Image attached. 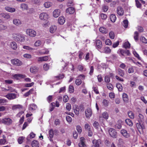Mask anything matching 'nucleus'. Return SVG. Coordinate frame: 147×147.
Listing matches in <instances>:
<instances>
[{
	"mask_svg": "<svg viewBox=\"0 0 147 147\" xmlns=\"http://www.w3.org/2000/svg\"><path fill=\"white\" fill-rule=\"evenodd\" d=\"M34 89L33 88L31 89L28 92L25 93L24 95V96L25 97L28 96L29 95L32 93Z\"/></svg>",
	"mask_w": 147,
	"mask_h": 147,
	"instance_id": "nucleus-33",
	"label": "nucleus"
},
{
	"mask_svg": "<svg viewBox=\"0 0 147 147\" xmlns=\"http://www.w3.org/2000/svg\"><path fill=\"white\" fill-rule=\"evenodd\" d=\"M5 9L7 11L10 12H13L16 11V9L15 8L9 7H5Z\"/></svg>",
	"mask_w": 147,
	"mask_h": 147,
	"instance_id": "nucleus-31",
	"label": "nucleus"
},
{
	"mask_svg": "<svg viewBox=\"0 0 147 147\" xmlns=\"http://www.w3.org/2000/svg\"><path fill=\"white\" fill-rule=\"evenodd\" d=\"M69 92L70 93H73L74 91V88L73 86L70 85L69 87Z\"/></svg>",
	"mask_w": 147,
	"mask_h": 147,
	"instance_id": "nucleus-47",
	"label": "nucleus"
},
{
	"mask_svg": "<svg viewBox=\"0 0 147 147\" xmlns=\"http://www.w3.org/2000/svg\"><path fill=\"white\" fill-rule=\"evenodd\" d=\"M96 44L97 48L100 49L102 47V45L101 42L99 40H96Z\"/></svg>",
	"mask_w": 147,
	"mask_h": 147,
	"instance_id": "nucleus-19",
	"label": "nucleus"
},
{
	"mask_svg": "<svg viewBox=\"0 0 147 147\" xmlns=\"http://www.w3.org/2000/svg\"><path fill=\"white\" fill-rule=\"evenodd\" d=\"M54 132L53 129H51L49 131V137L50 138H52L53 137Z\"/></svg>",
	"mask_w": 147,
	"mask_h": 147,
	"instance_id": "nucleus-50",
	"label": "nucleus"
},
{
	"mask_svg": "<svg viewBox=\"0 0 147 147\" xmlns=\"http://www.w3.org/2000/svg\"><path fill=\"white\" fill-rule=\"evenodd\" d=\"M57 28V26H51L50 28V31L51 33H53L56 31Z\"/></svg>",
	"mask_w": 147,
	"mask_h": 147,
	"instance_id": "nucleus-30",
	"label": "nucleus"
},
{
	"mask_svg": "<svg viewBox=\"0 0 147 147\" xmlns=\"http://www.w3.org/2000/svg\"><path fill=\"white\" fill-rule=\"evenodd\" d=\"M116 87L117 88L119 91H121L122 90V86L121 84L120 83H117L116 84Z\"/></svg>",
	"mask_w": 147,
	"mask_h": 147,
	"instance_id": "nucleus-41",
	"label": "nucleus"
},
{
	"mask_svg": "<svg viewBox=\"0 0 147 147\" xmlns=\"http://www.w3.org/2000/svg\"><path fill=\"white\" fill-rule=\"evenodd\" d=\"M139 122H142L144 120V117L141 114L139 115Z\"/></svg>",
	"mask_w": 147,
	"mask_h": 147,
	"instance_id": "nucleus-36",
	"label": "nucleus"
},
{
	"mask_svg": "<svg viewBox=\"0 0 147 147\" xmlns=\"http://www.w3.org/2000/svg\"><path fill=\"white\" fill-rule=\"evenodd\" d=\"M30 70L31 73H36L38 71V68L36 66H32L30 68Z\"/></svg>",
	"mask_w": 147,
	"mask_h": 147,
	"instance_id": "nucleus-22",
	"label": "nucleus"
},
{
	"mask_svg": "<svg viewBox=\"0 0 147 147\" xmlns=\"http://www.w3.org/2000/svg\"><path fill=\"white\" fill-rule=\"evenodd\" d=\"M53 96L51 95H49L47 98V100L49 103L51 102Z\"/></svg>",
	"mask_w": 147,
	"mask_h": 147,
	"instance_id": "nucleus-60",
	"label": "nucleus"
},
{
	"mask_svg": "<svg viewBox=\"0 0 147 147\" xmlns=\"http://www.w3.org/2000/svg\"><path fill=\"white\" fill-rule=\"evenodd\" d=\"M36 108V105L34 104H31L29 105V110H35Z\"/></svg>",
	"mask_w": 147,
	"mask_h": 147,
	"instance_id": "nucleus-35",
	"label": "nucleus"
},
{
	"mask_svg": "<svg viewBox=\"0 0 147 147\" xmlns=\"http://www.w3.org/2000/svg\"><path fill=\"white\" fill-rule=\"evenodd\" d=\"M119 52V53L121 54L122 55L125 56V50L122 49H120L118 51V53Z\"/></svg>",
	"mask_w": 147,
	"mask_h": 147,
	"instance_id": "nucleus-53",
	"label": "nucleus"
},
{
	"mask_svg": "<svg viewBox=\"0 0 147 147\" xmlns=\"http://www.w3.org/2000/svg\"><path fill=\"white\" fill-rule=\"evenodd\" d=\"M110 18L111 21L113 22H114L116 19V17L115 15L113 14L111 15Z\"/></svg>",
	"mask_w": 147,
	"mask_h": 147,
	"instance_id": "nucleus-32",
	"label": "nucleus"
},
{
	"mask_svg": "<svg viewBox=\"0 0 147 147\" xmlns=\"http://www.w3.org/2000/svg\"><path fill=\"white\" fill-rule=\"evenodd\" d=\"M109 35L110 38L111 39H113L115 37L114 33L112 31L110 32L109 33Z\"/></svg>",
	"mask_w": 147,
	"mask_h": 147,
	"instance_id": "nucleus-52",
	"label": "nucleus"
},
{
	"mask_svg": "<svg viewBox=\"0 0 147 147\" xmlns=\"http://www.w3.org/2000/svg\"><path fill=\"white\" fill-rule=\"evenodd\" d=\"M85 114L87 118H90L92 115V112L91 109L90 108H88L85 110Z\"/></svg>",
	"mask_w": 147,
	"mask_h": 147,
	"instance_id": "nucleus-5",
	"label": "nucleus"
},
{
	"mask_svg": "<svg viewBox=\"0 0 147 147\" xmlns=\"http://www.w3.org/2000/svg\"><path fill=\"white\" fill-rule=\"evenodd\" d=\"M23 108L22 105H14L12 106V109L13 110H15L18 109H21Z\"/></svg>",
	"mask_w": 147,
	"mask_h": 147,
	"instance_id": "nucleus-24",
	"label": "nucleus"
},
{
	"mask_svg": "<svg viewBox=\"0 0 147 147\" xmlns=\"http://www.w3.org/2000/svg\"><path fill=\"white\" fill-rule=\"evenodd\" d=\"M35 134L33 132H32L28 136L27 138V143L29 144L30 143V139L34 138L35 137Z\"/></svg>",
	"mask_w": 147,
	"mask_h": 147,
	"instance_id": "nucleus-11",
	"label": "nucleus"
},
{
	"mask_svg": "<svg viewBox=\"0 0 147 147\" xmlns=\"http://www.w3.org/2000/svg\"><path fill=\"white\" fill-rule=\"evenodd\" d=\"M109 102L108 100L106 99H104L102 101V103L103 105L105 106H107L108 105Z\"/></svg>",
	"mask_w": 147,
	"mask_h": 147,
	"instance_id": "nucleus-63",
	"label": "nucleus"
},
{
	"mask_svg": "<svg viewBox=\"0 0 147 147\" xmlns=\"http://www.w3.org/2000/svg\"><path fill=\"white\" fill-rule=\"evenodd\" d=\"M121 133L123 136L126 138H128L129 136V134L127 133V131L125 130H122L121 131Z\"/></svg>",
	"mask_w": 147,
	"mask_h": 147,
	"instance_id": "nucleus-17",
	"label": "nucleus"
},
{
	"mask_svg": "<svg viewBox=\"0 0 147 147\" xmlns=\"http://www.w3.org/2000/svg\"><path fill=\"white\" fill-rule=\"evenodd\" d=\"M93 145L92 147H100V145L101 144V141L100 139L94 140L93 141Z\"/></svg>",
	"mask_w": 147,
	"mask_h": 147,
	"instance_id": "nucleus-6",
	"label": "nucleus"
},
{
	"mask_svg": "<svg viewBox=\"0 0 147 147\" xmlns=\"http://www.w3.org/2000/svg\"><path fill=\"white\" fill-rule=\"evenodd\" d=\"M125 123L131 126L133 124L132 121L129 119H127L125 120Z\"/></svg>",
	"mask_w": 147,
	"mask_h": 147,
	"instance_id": "nucleus-37",
	"label": "nucleus"
},
{
	"mask_svg": "<svg viewBox=\"0 0 147 147\" xmlns=\"http://www.w3.org/2000/svg\"><path fill=\"white\" fill-rule=\"evenodd\" d=\"M118 74L121 76L123 77L124 75V72L123 70L121 69H118L117 70Z\"/></svg>",
	"mask_w": 147,
	"mask_h": 147,
	"instance_id": "nucleus-38",
	"label": "nucleus"
},
{
	"mask_svg": "<svg viewBox=\"0 0 147 147\" xmlns=\"http://www.w3.org/2000/svg\"><path fill=\"white\" fill-rule=\"evenodd\" d=\"M130 46V44L128 42H125L124 44L123 47L126 49L129 48Z\"/></svg>",
	"mask_w": 147,
	"mask_h": 147,
	"instance_id": "nucleus-44",
	"label": "nucleus"
},
{
	"mask_svg": "<svg viewBox=\"0 0 147 147\" xmlns=\"http://www.w3.org/2000/svg\"><path fill=\"white\" fill-rule=\"evenodd\" d=\"M74 111L76 115H78L79 113V108H78V106L76 107V108H74Z\"/></svg>",
	"mask_w": 147,
	"mask_h": 147,
	"instance_id": "nucleus-43",
	"label": "nucleus"
},
{
	"mask_svg": "<svg viewBox=\"0 0 147 147\" xmlns=\"http://www.w3.org/2000/svg\"><path fill=\"white\" fill-rule=\"evenodd\" d=\"M66 11L68 14H72L74 12V9L73 7H69L67 9Z\"/></svg>",
	"mask_w": 147,
	"mask_h": 147,
	"instance_id": "nucleus-15",
	"label": "nucleus"
},
{
	"mask_svg": "<svg viewBox=\"0 0 147 147\" xmlns=\"http://www.w3.org/2000/svg\"><path fill=\"white\" fill-rule=\"evenodd\" d=\"M100 17L102 19L106 20L107 18V16L106 14L102 13L100 14Z\"/></svg>",
	"mask_w": 147,
	"mask_h": 147,
	"instance_id": "nucleus-56",
	"label": "nucleus"
},
{
	"mask_svg": "<svg viewBox=\"0 0 147 147\" xmlns=\"http://www.w3.org/2000/svg\"><path fill=\"white\" fill-rule=\"evenodd\" d=\"M139 33L137 31H136L134 33V38L136 41L138 40Z\"/></svg>",
	"mask_w": 147,
	"mask_h": 147,
	"instance_id": "nucleus-40",
	"label": "nucleus"
},
{
	"mask_svg": "<svg viewBox=\"0 0 147 147\" xmlns=\"http://www.w3.org/2000/svg\"><path fill=\"white\" fill-rule=\"evenodd\" d=\"M123 25L125 28H127L128 26V21L127 20H125L123 22Z\"/></svg>",
	"mask_w": 147,
	"mask_h": 147,
	"instance_id": "nucleus-45",
	"label": "nucleus"
},
{
	"mask_svg": "<svg viewBox=\"0 0 147 147\" xmlns=\"http://www.w3.org/2000/svg\"><path fill=\"white\" fill-rule=\"evenodd\" d=\"M5 96L9 99H13L16 98V94L14 93H10L7 94Z\"/></svg>",
	"mask_w": 147,
	"mask_h": 147,
	"instance_id": "nucleus-10",
	"label": "nucleus"
},
{
	"mask_svg": "<svg viewBox=\"0 0 147 147\" xmlns=\"http://www.w3.org/2000/svg\"><path fill=\"white\" fill-rule=\"evenodd\" d=\"M128 115L129 117L131 119H133L134 118V114L131 111H129L128 112Z\"/></svg>",
	"mask_w": 147,
	"mask_h": 147,
	"instance_id": "nucleus-39",
	"label": "nucleus"
},
{
	"mask_svg": "<svg viewBox=\"0 0 147 147\" xmlns=\"http://www.w3.org/2000/svg\"><path fill=\"white\" fill-rule=\"evenodd\" d=\"M60 13V11L59 9H55L53 13V16L55 18L58 17Z\"/></svg>",
	"mask_w": 147,
	"mask_h": 147,
	"instance_id": "nucleus-16",
	"label": "nucleus"
},
{
	"mask_svg": "<svg viewBox=\"0 0 147 147\" xmlns=\"http://www.w3.org/2000/svg\"><path fill=\"white\" fill-rule=\"evenodd\" d=\"M13 36L14 39L19 42H24L25 39V37L23 35L20 34H13Z\"/></svg>",
	"mask_w": 147,
	"mask_h": 147,
	"instance_id": "nucleus-1",
	"label": "nucleus"
},
{
	"mask_svg": "<svg viewBox=\"0 0 147 147\" xmlns=\"http://www.w3.org/2000/svg\"><path fill=\"white\" fill-rule=\"evenodd\" d=\"M10 47L13 50H15L17 48V45L15 42H12L10 43Z\"/></svg>",
	"mask_w": 147,
	"mask_h": 147,
	"instance_id": "nucleus-14",
	"label": "nucleus"
},
{
	"mask_svg": "<svg viewBox=\"0 0 147 147\" xmlns=\"http://www.w3.org/2000/svg\"><path fill=\"white\" fill-rule=\"evenodd\" d=\"M66 108L67 110L69 111L71 109V105L69 103H67Z\"/></svg>",
	"mask_w": 147,
	"mask_h": 147,
	"instance_id": "nucleus-59",
	"label": "nucleus"
},
{
	"mask_svg": "<svg viewBox=\"0 0 147 147\" xmlns=\"http://www.w3.org/2000/svg\"><path fill=\"white\" fill-rule=\"evenodd\" d=\"M1 16L7 19H9L10 18V16L7 13H1L0 14Z\"/></svg>",
	"mask_w": 147,
	"mask_h": 147,
	"instance_id": "nucleus-26",
	"label": "nucleus"
},
{
	"mask_svg": "<svg viewBox=\"0 0 147 147\" xmlns=\"http://www.w3.org/2000/svg\"><path fill=\"white\" fill-rule=\"evenodd\" d=\"M41 44V42L39 40H37L34 43V45L35 46H39Z\"/></svg>",
	"mask_w": 147,
	"mask_h": 147,
	"instance_id": "nucleus-64",
	"label": "nucleus"
},
{
	"mask_svg": "<svg viewBox=\"0 0 147 147\" xmlns=\"http://www.w3.org/2000/svg\"><path fill=\"white\" fill-rule=\"evenodd\" d=\"M76 129L79 133H81L82 132V129L80 125H77L76 126Z\"/></svg>",
	"mask_w": 147,
	"mask_h": 147,
	"instance_id": "nucleus-62",
	"label": "nucleus"
},
{
	"mask_svg": "<svg viewBox=\"0 0 147 147\" xmlns=\"http://www.w3.org/2000/svg\"><path fill=\"white\" fill-rule=\"evenodd\" d=\"M23 56L24 58L27 59H30L31 58V55L29 54H25Z\"/></svg>",
	"mask_w": 147,
	"mask_h": 147,
	"instance_id": "nucleus-61",
	"label": "nucleus"
},
{
	"mask_svg": "<svg viewBox=\"0 0 147 147\" xmlns=\"http://www.w3.org/2000/svg\"><path fill=\"white\" fill-rule=\"evenodd\" d=\"M53 5L52 3L50 1H47L44 4V7L46 8H49L51 6Z\"/></svg>",
	"mask_w": 147,
	"mask_h": 147,
	"instance_id": "nucleus-23",
	"label": "nucleus"
},
{
	"mask_svg": "<svg viewBox=\"0 0 147 147\" xmlns=\"http://www.w3.org/2000/svg\"><path fill=\"white\" fill-rule=\"evenodd\" d=\"M122 121L121 120H119L117 123L115 125V127L116 129H120L121 127Z\"/></svg>",
	"mask_w": 147,
	"mask_h": 147,
	"instance_id": "nucleus-20",
	"label": "nucleus"
},
{
	"mask_svg": "<svg viewBox=\"0 0 147 147\" xmlns=\"http://www.w3.org/2000/svg\"><path fill=\"white\" fill-rule=\"evenodd\" d=\"M104 51L105 53H109L111 52V50L108 47H105V48Z\"/></svg>",
	"mask_w": 147,
	"mask_h": 147,
	"instance_id": "nucleus-54",
	"label": "nucleus"
},
{
	"mask_svg": "<svg viewBox=\"0 0 147 147\" xmlns=\"http://www.w3.org/2000/svg\"><path fill=\"white\" fill-rule=\"evenodd\" d=\"M20 7L22 10H27L28 9V5L25 3L21 4L20 5Z\"/></svg>",
	"mask_w": 147,
	"mask_h": 147,
	"instance_id": "nucleus-29",
	"label": "nucleus"
},
{
	"mask_svg": "<svg viewBox=\"0 0 147 147\" xmlns=\"http://www.w3.org/2000/svg\"><path fill=\"white\" fill-rule=\"evenodd\" d=\"M13 23L15 25L19 26L22 24V21L18 19H14L13 21Z\"/></svg>",
	"mask_w": 147,
	"mask_h": 147,
	"instance_id": "nucleus-12",
	"label": "nucleus"
},
{
	"mask_svg": "<svg viewBox=\"0 0 147 147\" xmlns=\"http://www.w3.org/2000/svg\"><path fill=\"white\" fill-rule=\"evenodd\" d=\"M7 91H9L10 92H14L15 91V90L13 89L12 87H11L8 86L6 88Z\"/></svg>",
	"mask_w": 147,
	"mask_h": 147,
	"instance_id": "nucleus-57",
	"label": "nucleus"
},
{
	"mask_svg": "<svg viewBox=\"0 0 147 147\" xmlns=\"http://www.w3.org/2000/svg\"><path fill=\"white\" fill-rule=\"evenodd\" d=\"M75 83L76 85L79 86L81 84L82 81L80 79H76V80Z\"/></svg>",
	"mask_w": 147,
	"mask_h": 147,
	"instance_id": "nucleus-48",
	"label": "nucleus"
},
{
	"mask_svg": "<svg viewBox=\"0 0 147 147\" xmlns=\"http://www.w3.org/2000/svg\"><path fill=\"white\" fill-rule=\"evenodd\" d=\"M107 88L110 90H112L113 89V86L111 83L107 84Z\"/></svg>",
	"mask_w": 147,
	"mask_h": 147,
	"instance_id": "nucleus-49",
	"label": "nucleus"
},
{
	"mask_svg": "<svg viewBox=\"0 0 147 147\" xmlns=\"http://www.w3.org/2000/svg\"><path fill=\"white\" fill-rule=\"evenodd\" d=\"M11 62L13 65L18 66L21 65L22 64V61L18 59H12Z\"/></svg>",
	"mask_w": 147,
	"mask_h": 147,
	"instance_id": "nucleus-8",
	"label": "nucleus"
},
{
	"mask_svg": "<svg viewBox=\"0 0 147 147\" xmlns=\"http://www.w3.org/2000/svg\"><path fill=\"white\" fill-rule=\"evenodd\" d=\"M142 122H139V123L136 124V126L138 129H141V130L144 129V127L142 123Z\"/></svg>",
	"mask_w": 147,
	"mask_h": 147,
	"instance_id": "nucleus-18",
	"label": "nucleus"
},
{
	"mask_svg": "<svg viewBox=\"0 0 147 147\" xmlns=\"http://www.w3.org/2000/svg\"><path fill=\"white\" fill-rule=\"evenodd\" d=\"M65 21V19L63 17H61L59 18L58 22L60 24H63L64 23Z\"/></svg>",
	"mask_w": 147,
	"mask_h": 147,
	"instance_id": "nucleus-28",
	"label": "nucleus"
},
{
	"mask_svg": "<svg viewBox=\"0 0 147 147\" xmlns=\"http://www.w3.org/2000/svg\"><path fill=\"white\" fill-rule=\"evenodd\" d=\"M44 69L45 71L48 70L49 68V66L48 64H45L43 66Z\"/></svg>",
	"mask_w": 147,
	"mask_h": 147,
	"instance_id": "nucleus-51",
	"label": "nucleus"
},
{
	"mask_svg": "<svg viewBox=\"0 0 147 147\" xmlns=\"http://www.w3.org/2000/svg\"><path fill=\"white\" fill-rule=\"evenodd\" d=\"M2 123L7 125H10L12 123V120L9 118H5L2 120Z\"/></svg>",
	"mask_w": 147,
	"mask_h": 147,
	"instance_id": "nucleus-3",
	"label": "nucleus"
},
{
	"mask_svg": "<svg viewBox=\"0 0 147 147\" xmlns=\"http://www.w3.org/2000/svg\"><path fill=\"white\" fill-rule=\"evenodd\" d=\"M48 57L47 56L40 57L38 58V61H46L48 60Z\"/></svg>",
	"mask_w": 147,
	"mask_h": 147,
	"instance_id": "nucleus-21",
	"label": "nucleus"
},
{
	"mask_svg": "<svg viewBox=\"0 0 147 147\" xmlns=\"http://www.w3.org/2000/svg\"><path fill=\"white\" fill-rule=\"evenodd\" d=\"M117 13L119 16H121L123 14V10L121 7L120 6L118 7L117 8Z\"/></svg>",
	"mask_w": 147,
	"mask_h": 147,
	"instance_id": "nucleus-13",
	"label": "nucleus"
},
{
	"mask_svg": "<svg viewBox=\"0 0 147 147\" xmlns=\"http://www.w3.org/2000/svg\"><path fill=\"white\" fill-rule=\"evenodd\" d=\"M85 139L83 137H81L80 139V142L78 145L79 147H87L84 143Z\"/></svg>",
	"mask_w": 147,
	"mask_h": 147,
	"instance_id": "nucleus-7",
	"label": "nucleus"
},
{
	"mask_svg": "<svg viewBox=\"0 0 147 147\" xmlns=\"http://www.w3.org/2000/svg\"><path fill=\"white\" fill-rule=\"evenodd\" d=\"M123 99L124 102H127L128 101V98L127 95L125 93H124L122 95Z\"/></svg>",
	"mask_w": 147,
	"mask_h": 147,
	"instance_id": "nucleus-27",
	"label": "nucleus"
},
{
	"mask_svg": "<svg viewBox=\"0 0 147 147\" xmlns=\"http://www.w3.org/2000/svg\"><path fill=\"white\" fill-rule=\"evenodd\" d=\"M31 145L32 147H38L39 146V144L37 141L34 140L32 142Z\"/></svg>",
	"mask_w": 147,
	"mask_h": 147,
	"instance_id": "nucleus-25",
	"label": "nucleus"
},
{
	"mask_svg": "<svg viewBox=\"0 0 147 147\" xmlns=\"http://www.w3.org/2000/svg\"><path fill=\"white\" fill-rule=\"evenodd\" d=\"M93 125L95 128L96 129H97L99 126V125L98 122L95 121L93 124Z\"/></svg>",
	"mask_w": 147,
	"mask_h": 147,
	"instance_id": "nucleus-58",
	"label": "nucleus"
},
{
	"mask_svg": "<svg viewBox=\"0 0 147 147\" xmlns=\"http://www.w3.org/2000/svg\"><path fill=\"white\" fill-rule=\"evenodd\" d=\"M109 132L110 136L113 138H116L117 136V133L115 130L112 128H109Z\"/></svg>",
	"mask_w": 147,
	"mask_h": 147,
	"instance_id": "nucleus-4",
	"label": "nucleus"
},
{
	"mask_svg": "<svg viewBox=\"0 0 147 147\" xmlns=\"http://www.w3.org/2000/svg\"><path fill=\"white\" fill-rule=\"evenodd\" d=\"M99 31L102 33L106 34L107 33V30L104 27H101L99 28Z\"/></svg>",
	"mask_w": 147,
	"mask_h": 147,
	"instance_id": "nucleus-34",
	"label": "nucleus"
},
{
	"mask_svg": "<svg viewBox=\"0 0 147 147\" xmlns=\"http://www.w3.org/2000/svg\"><path fill=\"white\" fill-rule=\"evenodd\" d=\"M26 33L27 35L31 37H34L36 35V32L31 29H27L26 30Z\"/></svg>",
	"mask_w": 147,
	"mask_h": 147,
	"instance_id": "nucleus-2",
	"label": "nucleus"
},
{
	"mask_svg": "<svg viewBox=\"0 0 147 147\" xmlns=\"http://www.w3.org/2000/svg\"><path fill=\"white\" fill-rule=\"evenodd\" d=\"M103 117L105 119H107L109 117V115L107 112H104L102 114Z\"/></svg>",
	"mask_w": 147,
	"mask_h": 147,
	"instance_id": "nucleus-46",
	"label": "nucleus"
},
{
	"mask_svg": "<svg viewBox=\"0 0 147 147\" xmlns=\"http://www.w3.org/2000/svg\"><path fill=\"white\" fill-rule=\"evenodd\" d=\"M39 17L41 20H46L48 19V15L46 13H43L40 14Z\"/></svg>",
	"mask_w": 147,
	"mask_h": 147,
	"instance_id": "nucleus-9",
	"label": "nucleus"
},
{
	"mask_svg": "<svg viewBox=\"0 0 147 147\" xmlns=\"http://www.w3.org/2000/svg\"><path fill=\"white\" fill-rule=\"evenodd\" d=\"M24 138L23 137H20L18 139V142L19 144H21L23 140L24 139Z\"/></svg>",
	"mask_w": 147,
	"mask_h": 147,
	"instance_id": "nucleus-55",
	"label": "nucleus"
},
{
	"mask_svg": "<svg viewBox=\"0 0 147 147\" xmlns=\"http://www.w3.org/2000/svg\"><path fill=\"white\" fill-rule=\"evenodd\" d=\"M24 76L23 75L20 74H16L13 76V77L16 79H18L19 77L20 78H24Z\"/></svg>",
	"mask_w": 147,
	"mask_h": 147,
	"instance_id": "nucleus-42",
	"label": "nucleus"
}]
</instances>
